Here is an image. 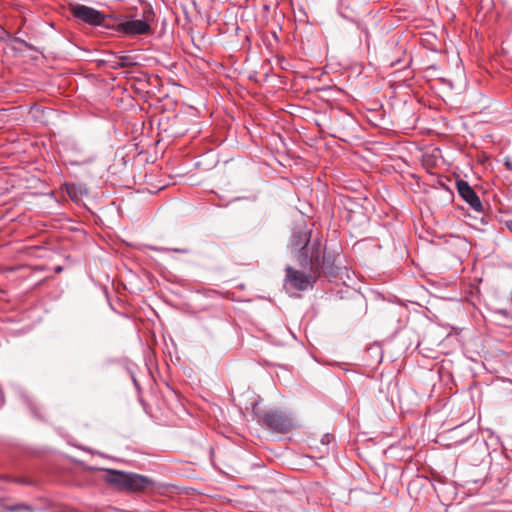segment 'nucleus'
<instances>
[{"label":"nucleus","mask_w":512,"mask_h":512,"mask_svg":"<svg viewBox=\"0 0 512 512\" xmlns=\"http://www.w3.org/2000/svg\"><path fill=\"white\" fill-rule=\"evenodd\" d=\"M296 252V258L301 267L309 268L312 272L319 274L333 275L335 273L330 258L323 254L320 238H313L312 241L301 246Z\"/></svg>","instance_id":"1"},{"label":"nucleus","mask_w":512,"mask_h":512,"mask_svg":"<svg viewBox=\"0 0 512 512\" xmlns=\"http://www.w3.org/2000/svg\"><path fill=\"white\" fill-rule=\"evenodd\" d=\"M105 481L121 491L141 492L154 486L148 476L116 469H105Z\"/></svg>","instance_id":"2"},{"label":"nucleus","mask_w":512,"mask_h":512,"mask_svg":"<svg viewBox=\"0 0 512 512\" xmlns=\"http://www.w3.org/2000/svg\"><path fill=\"white\" fill-rule=\"evenodd\" d=\"M254 414L257 416L258 422L278 433H287L293 427V418L278 409H271L268 411H257L254 409Z\"/></svg>","instance_id":"3"},{"label":"nucleus","mask_w":512,"mask_h":512,"mask_svg":"<svg viewBox=\"0 0 512 512\" xmlns=\"http://www.w3.org/2000/svg\"><path fill=\"white\" fill-rule=\"evenodd\" d=\"M72 15L89 25L93 26H104L108 28L109 26L105 23L106 19L109 17L104 15L102 12L96 10L93 7L86 6L83 4H77L72 7Z\"/></svg>","instance_id":"4"},{"label":"nucleus","mask_w":512,"mask_h":512,"mask_svg":"<svg viewBox=\"0 0 512 512\" xmlns=\"http://www.w3.org/2000/svg\"><path fill=\"white\" fill-rule=\"evenodd\" d=\"M116 31L127 37H136L150 34L152 27L141 19H133L119 23L116 27Z\"/></svg>","instance_id":"5"},{"label":"nucleus","mask_w":512,"mask_h":512,"mask_svg":"<svg viewBox=\"0 0 512 512\" xmlns=\"http://www.w3.org/2000/svg\"><path fill=\"white\" fill-rule=\"evenodd\" d=\"M285 281L286 286L299 291L307 290L314 283L311 275L295 270L290 266L286 267Z\"/></svg>","instance_id":"6"},{"label":"nucleus","mask_w":512,"mask_h":512,"mask_svg":"<svg viewBox=\"0 0 512 512\" xmlns=\"http://www.w3.org/2000/svg\"><path fill=\"white\" fill-rule=\"evenodd\" d=\"M456 187L459 196L475 211L478 213L484 212V206L474 191V189L465 180L459 179L456 181Z\"/></svg>","instance_id":"7"},{"label":"nucleus","mask_w":512,"mask_h":512,"mask_svg":"<svg viewBox=\"0 0 512 512\" xmlns=\"http://www.w3.org/2000/svg\"><path fill=\"white\" fill-rule=\"evenodd\" d=\"M337 13L343 19L354 23L357 29L365 33L367 32L363 24L360 21H358L357 14L354 8L352 7L350 0H338Z\"/></svg>","instance_id":"8"},{"label":"nucleus","mask_w":512,"mask_h":512,"mask_svg":"<svg viewBox=\"0 0 512 512\" xmlns=\"http://www.w3.org/2000/svg\"><path fill=\"white\" fill-rule=\"evenodd\" d=\"M312 239L313 238L311 232H308L307 230H299L294 232L291 239L292 250L298 251L301 246L308 244L310 241H312Z\"/></svg>","instance_id":"9"},{"label":"nucleus","mask_w":512,"mask_h":512,"mask_svg":"<svg viewBox=\"0 0 512 512\" xmlns=\"http://www.w3.org/2000/svg\"><path fill=\"white\" fill-rule=\"evenodd\" d=\"M141 20L145 21L149 26L156 21V14L151 5L148 4L144 6Z\"/></svg>","instance_id":"10"},{"label":"nucleus","mask_w":512,"mask_h":512,"mask_svg":"<svg viewBox=\"0 0 512 512\" xmlns=\"http://www.w3.org/2000/svg\"><path fill=\"white\" fill-rule=\"evenodd\" d=\"M117 61H119V63H118L119 68H127V67H132V66L136 65L135 58L128 54L118 55Z\"/></svg>","instance_id":"11"},{"label":"nucleus","mask_w":512,"mask_h":512,"mask_svg":"<svg viewBox=\"0 0 512 512\" xmlns=\"http://www.w3.org/2000/svg\"><path fill=\"white\" fill-rule=\"evenodd\" d=\"M22 398L25 401L28 408L30 409L33 416L40 418V414L38 413L39 405L36 403V401L26 394L22 395Z\"/></svg>","instance_id":"12"},{"label":"nucleus","mask_w":512,"mask_h":512,"mask_svg":"<svg viewBox=\"0 0 512 512\" xmlns=\"http://www.w3.org/2000/svg\"><path fill=\"white\" fill-rule=\"evenodd\" d=\"M118 55L114 53H109L106 55V58L102 60L104 64H106L111 69H120L118 66L119 61Z\"/></svg>","instance_id":"13"},{"label":"nucleus","mask_w":512,"mask_h":512,"mask_svg":"<svg viewBox=\"0 0 512 512\" xmlns=\"http://www.w3.org/2000/svg\"><path fill=\"white\" fill-rule=\"evenodd\" d=\"M156 251L159 252H175V253H181V254H188L190 252L187 248H168V247H160L155 248Z\"/></svg>","instance_id":"14"},{"label":"nucleus","mask_w":512,"mask_h":512,"mask_svg":"<svg viewBox=\"0 0 512 512\" xmlns=\"http://www.w3.org/2000/svg\"><path fill=\"white\" fill-rule=\"evenodd\" d=\"M334 440V436L331 434H324L321 438V444L328 446Z\"/></svg>","instance_id":"15"},{"label":"nucleus","mask_w":512,"mask_h":512,"mask_svg":"<svg viewBox=\"0 0 512 512\" xmlns=\"http://www.w3.org/2000/svg\"><path fill=\"white\" fill-rule=\"evenodd\" d=\"M20 509H24V510L31 511V512L34 510L31 506L26 505V504L14 505L10 508V510H12V511H17Z\"/></svg>","instance_id":"16"},{"label":"nucleus","mask_w":512,"mask_h":512,"mask_svg":"<svg viewBox=\"0 0 512 512\" xmlns=\"http://www.w3.org/2000/svg\"><path fill=\"white\" fill-rule=\"evenodd\" d=\"M369 351H371V352H372V354H375V353H376V354H378L380 357L382 356V353H381V347H380V345H378V344H374L373 346H371V347L369 348Z\"/></svg>","instance_id":"17"},{"label":"nucleus","mask_w":512,"mask_h":512,"mask_svg":"<svg viewBox=\"0 0 512 512\" xmlns=\"http://www.w3.org/2000/svg\"><path fill=\"white\" fill-rule=\"evenodd\" d=\"M280 329H281V330H283V333H285V334H289V335H291L293 338H296V336L294 335V333H293L290 329H288V328L286 327V325L284 324V322L282 323V325H280Z\"/></svg>","instance_id":"18"},{"label":"nucleus","mask_w":512,"mask_h":512,"mask_svg":"<svg viewBox=\"0 0 512 512\" xmlns=\"http://www.w3.org/2000/svg\"><path fill=\"white\" fill-rule=\"evenodd\" d=\"M130 374H131V378H132L133 384L135 385V387H136L137 389H139V383H138V381H137V379H136V377H135L134 373H133L132 371H130Z\"/></svg>","instance_id":"19"},{"label":"nucleus","mask_w":512,"mask_h":512,"mask_svg":"<svg viewBox=\"0 0 512 512\" xmlns=\"http://www.w3.org/2000/svg\"><path fill=\"white\" fill-rule=\"evenodd\" d=\"M130 374H131V378H132L133 384L135 385V387H136L137 389H139V383H138V381H137V379H136V377H135L134 373H133L132 371H130Z\"/></svg>","instance_id":"20"},{"label":"nucleus","mask_w":512,"mask_h":512,"mask_svg":"<svg viewBox=\"0 0 512 512\" xmlns=\"http://www.w3.org/2000/svg\"><path fill=\"white\" fill-rule=\"evenodd\" d=\"M278 62L280 63L282 68H285V64H287V61L284 57H278Z\"/></svg>","instance_id":"21"},{"label":"nucleus","mask_w":512,"mask_h":512,"mask_svg":"<svg viewBox=\"0 0 512 512\" xmlns=\"http://www.w3.org/2000/svg\"><path fill=\"white\" fill-rule=\"evenodd\" d=\"M505 166L508 170H512V162L509 159H506Z\"/></svg>","instance_id":"22"},{"label":"nucleus","mask_w":512,"mask_h":512,"mask_svg":"<svg viewBox=\"0 0 512 512\" xmlns=\"http://www.w3.org/2000/svg\"><path fill=\"white\" fill-rule=\"evenodd\" d=\"M505 226L507 227V229L512 232V220H508L505 222Z\"/></svg>","instance_id":"23"},{"label":"nucleus","mask_w":512,"mask_h":512,"mask_svg":"<svg viewBox=\"0 0 512 512\" xmlns=\"http://www.w3.org/2000/svg\"><path fill=\"white\" fill-rule=\"evenodd\" d=\"M5 34V30L3 29V27L0 25V38L3 37V35Z\"/></svg>","instance_id":"24"},{"label":"nucleus","mask_w":512,"mask_h":512,"mask_svg":"<svg viewBox=\"0 0 512 512\" xmlns=\"http://www.w3.org/2000/svg\"><path fill=\"white\" fill-rule=\"evenodd\" d=\"M272 37L275 39V41H276V42H278V41H279V39H278V36H277L276 32H272Z\"/></svg>","instance_id":"25"},{"label":"nucleus","mask_w":512,"mask_h":512,"mask_svg":"<svg viewBox=\"0 0 512 512\" xmlns=\"http://www.w3.org/2000/svg\"><path fill=\"white\" fill-rule=\"evenodd\" d=\"M30 330H31V327H28V328H26V329L24 330V332L26 333V332H29Z\"/></svg>","instance_id":"26"},{"label":"nucleus","mask_w":512,"mask_h":512,"mask_svg":"<svg viewBox=\"0 0 512 512\" xmlns=\"http://www.w3.org/2000/svg\"><path fill=\"white\" fill-rule=\"evenodd\" d=\"M61 270H62V268H61V267H57V268H56V271H57V272H60Z\"/></svg>","instance_id":"27"}]
</instances>
